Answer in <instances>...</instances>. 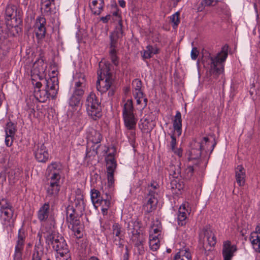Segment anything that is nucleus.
<instances>
[{
    "mask_svg": "<svg viewBox=\"0 0 260 260\" xmlns=\"http://www.w3.org/2000/svg\"><path fill=\"white\" fill-rule=\"evenodd\" d=\"M159 50L156 47L149 45L146 46V50H144L143 52H141V54L143 58L146 59L151 58L153 55L157 54Z\"/></svg>",
    "mask_w": 260,
    "mask_h": 260,
    "instance_id": "obj_27",
    "label": "nucleus"
},
{
    "mask_svg": "<svg viewBox=\"0 0 260 260\" xmlns=\"http://www.w3.org/2000/svg\"><path fill=\"white\" fill-rule=\"evenodd\" d=\"M48 199H49V202L45 203L40 208L37 214L38 218L41 222H45L48 223V225H45L46 231L53 229L55 224V220L53 218L51 217H49V202H53L55 199L50 200V198Z\"/></svg>",
    "mask_w": 260,
    "mask_h": 260,
    "instance_id": "obj_9",
    "label": "nucleus"
},
{
    "mask_svg": "<svg viewBox=\"0 0 260 260\" xmlns=\"http://www.w3.org/2000/svg\"><path fill=\"white\" fill-rule=\"evenodd\" d=\"M108 208H109L102 207V212L104 215L107 214Z\"/></svg>",
    "mask_w": 260,
    "mask_h": 260,
    "instance_id": "obj_64",
    "label": "nucleus"
},
{
    "mask_svg": "<svg viewBox=\"0 0 260 260\" xmlns=\"http://www.w3.org/2000/svg\"><path fill=\"white\" fill-rule=\"evenodd\" d=\"M86 80L85 75L82 73L77 75L73 94L82 98L86 89Z\"/></svg>",
    "mask_w": 260,
    "mask_h": 260,
    "instance_id": "obj_12",
    "label": "nucleus"
},
{
    "mask_svg": "<svg viewBox=\"0 0 260 260\" xmlns=\"http://www.w3.org/2000/svg\"><path fill=\"white\" fill-rule=\"evenodd\" d=\"M62 167L59 162H52L46 170V198L53 200L57 198L62 184Z\"/></svg>",
    "mask_w": 260,
    "mask_h": 260,
    "instance_id": "obj_1",
    "label": "nucleus"
},
{
    "mask_svg": "<svg viewBox=\"0 0 260 260\" xmlns=\"http://www.w3.org/2000/svg\"><path fill=\"white\" fill-rule=\"evenodd\" d=\"M16 131V124L11 121L7 122L5 127L6 135H9V137H14Z\"/></svg>",
    "mask_w": 260,
    "mask_h": 260,
    "instance_id": "obj_35",
    "label": "nucleus"
},
{
    "mask_svg": "<svg viewBox=\"0 0 260 260\" xmlns=\"http://www.w3.org/2000/svg\"><path fill=\"white\" fill-rule=\"evenodd\" d=\"M73 204L78 212H82L85 207L83 197L80 196L76 198Z\"/></svg>",
    "mask_w": 260,
    "mask_h": 260,
    "instance_id": "obj_37",
    "label": "nucleus"
},
{
    "mask_svg": "<svg viewBox=\"0 0 260 260\" xmlns=\"http://www.w3.org/2000/svg\"><path fill=\"white\" fill-rule=\"evenodd\" d=\"M194 146L197 148H192L189 153L188 157L189 161H194L193 162L194 166H198L201 163L200 159L201 155V151L203 149V142H195L194 144Z\"/></svg>",
    "mask_w": 260,
    "mask_h": 260,
    "instance_id": "obj_16",
    "label": "nucleus"
},
{
    "mask_svg": "<svg viewBox=\"0 0 260 260\" xmlns=\"http://www.w3.org/2000/svg\"><path fill=\"white\" fill-rule=\"evenodd\" d=\"M77 210L73 206H68L66 209L67 221L70 220V218H74L78 216Z\"/></svg>",
    "mask_w": 260,
    "mask_h": 260,
    "instance_id": "obj_39",
    "label": "nucleus"
},
{
    "mask_svg": "<svg viewBox=\"0 0 260 260\" xmlns=\"http://www.w3.org/2000/svg\"><path fill=\"white\" fill-rule=\"evenodd\" d=\"M134 110L132 100H127L123 107L122 116L125 127L127 130L130 131L129 138H135V136L137 119L134 113Z\"/></svg>",
    "mask_w": 260,
    "mask_h": 260,
    "instance_id": "obj_5",
    "label": "nucleus"
},
{
    "mask_svg": "<svg viewBox=\"0 0 260 260\" xmlns=\"http://www.w3.org/2000/svg\"><path fill=\"white\" fill-rule=\"evenodd\" d=\"M108 95L109 96H112L114 95L115 91V86L114 84L108 89Z\"/></svg>",
    "mask_w": 260,
    "mask_h": 260,
    "instance_id": "obj_58",
    "label": "nucleus"
},
{
    "mask_svg": "<svg viewBox=\"0 0 260 260\" xmlns=\"http://www.w3.org/2000/svg\"><path fill=\"white\" fill-rule=\"evenodd\" d=\"M100 70L97 74L98 79L96 82V88L102 93L106 92L113 85L114 80L112 74L110 72L109 64L100 62L99 64Z\"/></svg>",
    "mask_w": 260,
    "mask_h": 260,
    "instance_id": "obj_4",
    "label": "nucleus"
},
{
    "mask_svg": "<svg viewBox=\"0 0 260 260\" xmlns=\"http://www.w3.org/2000/svg\"><path fill=\"white\" fill-rule=\"evenodd\" d=\"M111 16L110 15H107L105 17H102L101 18V20L104 22V23H107L110 19Z\"/></svg>",
    "mask_w": 260,
    "mask_h": 260,
    "instance_id": "obj_61",
    "label": "nucleus"
},
{
    "mask_svg": "<svg viewBox=\"0 0 260 260\" xmlns=\"http://www.w3.org/2000/svg\"><path fill=\"white\" fill-rule=\"evenodd\" d=\"M137 100V104L138 105L142 104L143 107H145L147 106V99L144 96V93H143V95L142 98L140 96L139 98H135Z\"/></svg>",
    "mask_w": 260,
    "mask_h": 260,
    "instance_id": "obj_48",
    "label": "nucleus"
},
{
    "mask_svg": "<svg viewBox=\"0 0 260 260\" xmlns=\"http://www.w3.org/2000/svg\"><path fill=\"white\" fill-rule=\"evenodd\" d=\"M110 198V197L106 193V198L103 197V199L100 200V203L98 204L101 206L102 207L109 208L111 204Z\"/></svg>",
    "mask_w": 260,
    "mask_h": 260,
    "instance_id": "obj_42",
    "label": "nucleus"
},
{
    "mask_svg": "<svg viewBox=\"0 0 260 260\" xmlns=\"http://www.w3.org/2000/svg\"><path fill=\"white\" fill-rule=\"evenodd\" d=\"M46 23V19L44 17L40 16L36 19L34 27L36 36L38 39H42L45 36Z\"/></svg>",
    "mask_w": 260,
    "mask_h": 260,
    "instance_id": "obj_17",
    "label": "nucleus"
},
{
    "mask_svg": "<svg viewBox=\"0 0 260 260\" xmlns=\"http://www.w3.org/2000/svg\"><path fill=\"white\" fill-rule=\"evenodd\" d=\"M25 239L24 234L21 233L20 230H19L17 240L15 246L14 253L13 255V260H22Z\"/></svg>",
    "mask_w": 260,
    "mask_h": 260,
    "instance_id": "obj_14",
    "label": "nucleus"
},
{
    "mask_svg": "<svg viewBox=\"0 0 260 260\" xmlns=\"http://www.w3.org/2000/svg\"><path fill=\"white\" fill-rule=\"evenodd\" d=\"M171 174L175 178H178L179 176L181 177V168L179 165L172 166L170 169Z\"/></svg>",
    "mask_w": 260,
    "mask_h": 260,
    "instance_id": "obj_41",
    "label": "nucleus"
},
{
    "mask_svg": "<svg viewBox=\"0 0 260 260\" xmlns=\"http://www.w3.org/2000/svg\"><path fill=\"white\" fill-rule=\"evenodd\" d=\"M154 192L150 191L151 197L147 196L146 199L147 200L146 203L143 206V209L145 213L148 214L156 208V205L157 204V199L156 197H154Z\"/></svg>",
    "mask_w": 260,
    "mask_h": 260,
    "instance_id": "obj_21",
    "label": "nucleus"
},
{
    "mask_svg": "<svg viewBox=\"0 0 260 260\" xmlns=\"http://www.w3.org/2000/svg\"><path fill=\"white\" fill-rule=\"evenodd\" d=\"M42 83L40 82H37L35 84V87L36 88H38V91H35V95L38 98V93L39 92H40V88L42 87Z\"/></svg>",
    "mask_w": 260,
    "mask_h": 260,
    "instance_id": "obj_56",
    "label": "nucleus"
},
{
    "mask_svg": "<svg viewBox=\"0 0 260 260\" xmlns=\"http://www.w3.org/2000/svg\"><path fill=\"white\" fill-rule=\"evenodd\" d=\"M161 226L160 223L157 225L153 224L151 226V230L150 232V234L153 233V234H158L161 232Z\"/></svg>",
    "mask_w": 260,
    "mask_h": 260,
    "instance_id": "obj_50",
    "label": "nucleus"
},
{
    "mask_svg": "<svg viewBox=\"0 0 260 260\" xmlns=\"http://www.w3.org/2000/svg\"><path fill=\"white\" fill-rule=\"evenodd\" d=\"M119 4L122 8H124L125 7V2L124 0L119 1Z\"/></svg>",
    "mask_w": 260,
    "mask_h": 260,
    "instance_id": "obj_63",
    "label": "nucleus"
},
{
    "mask_svg": "<svg viewBox=\"0 0 260 260\" xmlns=\"http://www.w3.org/2000/svg\"><path fill=\"white\" fill-rule=\"evenodd\" d=\"M126 252L123 255V259L124 260H128L129 254L128 251V249L127 247L125 248Z\"/></svg>",
    "mask_w": 260,
    "mask_h": 260,
    "instance_id": "obj_62",
    "label": "nucleus"
},
{
    "mask_svg": "<svg viewBox=\"0 0 260 260\" xmlns=\"http://www.w3.org/2000/svg\"><path fill=\"white\" fill-rule=\"evenodd\" d=\"M107 164V172H114L116 167V162L114 156L110 153L105 158Z\"/></svg>",
    "mask_w": 260,
    "mask_h": 260,
    "instance_id": "obj_31",
    "label": "nucleus"
},
{
    "mask_svg": "<svg viewBox=\"0 0 260 260\" xmlns=\"http://www.w3.org/2000/svg\"><path fill=\"white\" fill-rule=\"evenodd\" d=\"M82 97L72 94L69 100V108L68 112L69 117L73 119L79 118L81 113L80 112L81 108V100Z\"/></svg>",
    "mask_w": 260,
    "mask_h": 260,
    "instance_id": "obj_10",
    "label": "nucleus"
},
{
    "mask_svg": "<svg viewBox=\"0 0 260 260\" xmlns=\"http://www.w3.org/2000/svg\"><path fill=\"white\" fill-rule=\"evenodd\" d=\"M117 50H109V55L113 63L117 66L119 63L118 58L117 56Z\"/></svg>",
    "mask_w": 260,
    "mask_h": 260,
    "instance_id": "obj_44",
    "label": "nucleus"
},
{
    "mask_svg": "<svg viewBox=\"0 0 260 260\" xmlns=\"http://www.w3.org/2000/svg\"><path fill=\"white\" fill-rule=\"evenodd\" d=\"M250 241L253 249L260 252V223L255 228V231L251 233Z\"/></svg>",
    "mask_w": 260,
    "mask_h": 260,
    "instance_id": "obj_22",
    "label": "nucleus"
},
{
    "mask_svg": "<svg viewBox=\"0 0 260 260\" xmlns=\"http://www.w3.org/2000/svg\"><path fill=\"white\" fill-rule=\"evenodd\" d=\"M11 204L6 199L0 200V222L4 231L12 232L14 226L16 217Z\"/></svg>",
    "mask_w": 260,
    "mask_h": 260,
    "instance_id": "obj_3",
    "label": "nucleus"
},
{
    "mask_svg": "<svg viewBox=\"0 0 260 260\" xmlns=\"http://www.w3.org/2000/svg\"><path fill=\"white\" fill-rule=\"evenodd\" d=\"M159 236H160V234H153V233H151L149 235V239H153V240H159Z\"/></svg>",
    "mask_w": 260,
    "mask_h": 260,
    "instance_id": "obj_60",
    "label": "nucleus"
},
{
    "mask_svg": "<svg viewBox=\"0 0 260 260\" xmlns=\"http://www.w3.org/2000/svg\"><path fill=\"white\" fill-rule=\"evenodd\" d=\"M122 24L120 23L109 36L110 40L109 50H116L118 45V40L122 37Z\"/></svg>",
    "mask_w": 260,
    "mask_h": 260,
    "instance_id": "obj_18",
    "label": "nucleus"
},
{
    "mask_svg": "<svg viewBox=\"0 0 260 260\" xmlns=\"http://www.w3.org/2000/svg\"><path fill=\"white\" fill-rule=\"evenodd\" d=\"M142 81L139 79H135L133 81L132 86L135 98H142L143 93L142 90Z\"/></svg>",
    "mask_w": 260,
    "mask_h": 260,
    "instance_id": "obj_28",
    "label": "nucleus"
},
{
    "mask_svg": "<svg viewBox=\"0 0 260 260\" xmlns=\"http://www.w3.org/2000/svg\"><path fill=\"white\" fill-rule=\"evenodd\" d=\"M46 232L47 235L45 237L46 243L48 245H51L53 249L60 256H63L65 254H68L69 249L64 238L61 236H56L53 234V229L47 230Z\"/></svg>",
    "mask_w": 260,
    "mask_h": 260,
    "instance_id": "obj_7",
    "label": "nucleus"
},
{
    "mask_svg": "<svg viewBox=\"0 0 260 260\" xmlns=\"http://www.w3.org/2000/svg\"><path fill=\"white\" fill-rule=\"evenodd\" d=\"M236 250V246L234 245H232L230 241L224 242L222 251L223 260H232L234 253Z\"/></svg>",
    "mask_w": 260,
    "mask_h": 260,
    "instance_id": "obj_20",
    "label": "nucleus"
},
{
    "mask_svg": "<svg viewBox=\"0 0 260 260\" xmlns=\"http://www.w3.org/2000/svg\"><path fill=\"white\" fill-rule=\"evenodd\" d=\"M102 136L99 132L96 130L90 128L87 133V138L89 141L93 144L100 143L102 140Z\"/></svg>",
    "mask_w": 260,
    "mask_h": 260,
    "instance_id": "obj_26",
    "label": "nucleus"
},
{
    "mask_svg": "<svg viewBox=\"0 0 260 260\" xmlns=\"http://www.w3.org/2000/svg\"><path fill=\"white\" fill-rule=\"evenodd\" d=\"M41 11L44 16H52L58 12L54 0H41Z\"/></svg>",
    "mask_w": 260,
    "mask_h": 260,
    "instance_id": "obj_15",
    "label": "nucleus"
},
{
    "mask_svg": "<svg viewBox=\"0 0 260 260\" xmlns=\"http://www.w3.org/2000/svg\"><path fill=\"white\" fill-rule=\"evenodd\" d=\"M14 137H9V135H6L5 143L7 146H11L12 144Z\"/></svg>",
    "mask_w": 260,
    "mask_h": 260,
    "instance_id": "obj_54",
    "label": "nucleus"
},
{
    "mask_svg": "<svg viewBox=\"0 0 260 260\" xmlns=\"http://www.w3.org/2000/svg\"><path fill=\"white\" fill-rule=\"evenodd\" d=\"M236 180L239 186H243L245 183L246 171L241 165H239L235 169Z\"/></svg>",
    "mask_w": 260,
    "mask_h": 260,
    "instance_id": "obj_24",
    "label": "nucleus"
},
{
    "mask_svg": "<svg viewBox=\"0 0 260 260\" xmlns=\"http://www.w3.org/2000/svg\"><path fill=\"white\" fill-rule=\"evenodd\" d=\"M214 0H203L201 4L204 7L210 6L213 3Z\"/></svg>",
    "mask_w": 260,
    "mask_h": 260,
    "instance_id": "obj_55",
    "label": "nucleus"
},
{
    "mask_svg": "<svg viewBox=\"0 0 260 260\" xmlns=\"http://www.w3.org/2000/svg\"><path fill=\"white\" fill-rule=\"evenodd\" d=\"M159 185L156 183H153L151 184V185L148 187V193L147 194V196L151 197L150 191L154 192V197H156V195L157 194V190L158 189Z\"/></svg>",
    "mask_w": 260,
    "mask_h": 260,
    "instance_id": "obj_43",
    "label": "nucleus"
},
{
    "mask_svg": "<svg viewBox=\"0 0 260 260\" xmlns=\"http://www.w3.org/2000/svg\"><path fill=\"white\" fill-rule=\"evenodd\" d=\"M175 133H173L171 135V141L170 142V145L172 150H175V148L176 147V139L175 136Z\"/></svg>",
    "mask_w": 260,
    "mask_h": 260,
    "instance_id": "obj_51",
    "label": "nucleus"
},
{
    "mask_svg": "<svg viewBox=\"0 0 260 260\" xmlns=\"http://www.w3.org/2000/svg\"><path fill=\"white\" fill-rule=\"evenodd\" d=\"M17 7L16 6L9 5L7 6L5 11L6 19L10 20L15 18L16 19Z\"/></svg>",
    "mask_w": 260,
    "mask_h": 260,
    "instance_id": "obj_29",
    "label": "nucleus"
},
{
    "mask_svg": "<svg viewBox=\"0 0 260 260\" xmlns=\"http://www.w3.org/2000/svg\"><path fill=\"white\" fill-rule=\"evenodd\" d=\"M194 171V167L192 166H187L184 170L181 177L185 180H190L193 175Z\"/></svg>",
    "mask_w": 260,
    "mask_h": 260,
    "instance_id": "obj_36",
    "label": "nucleus"
},
{
    "mask_svg": "<svg viewBox=\"0 0 260 260\" xmlns=\"http://www.w3.org/2000/svg\"><path fill=\"white\" fill-rule=\"evenodd\" d=\"M184 187V184L182 182H178L176 180H174L171 182V188L173 193L179 194Z\"/></svg>",
    "mask_w": 260,
    "mask_h": 260,
    "instance_id": "obj_32",
    "label": "nucleus"
},
{
    "mask_svg": "<svg viewBox=\"0 0 260 260\" xmlns=\"http://www.w3.org/2000/svg\"><path fill=\"white\" fill-rule=\"evenodd\" d=\"M149 246L153 251H156L159 247V240L149 239Z\"/></svg>",
    "mask_w": 260,
    "mask_h": 260,
    "instance_id": "obj_45",
    "label": "nucleus"
},
{
    "mask_svg": "<svg viewBox=\"0 0 260 260\" xmlns=\"http://www.w3.org/2000/svg\"><path fill=\"white\" fill-rule=\"evenodd\" d=\"M173 152H174V153L176 154H177V155H178L179 156L181 157L182 156V150H181V149L180 148H176V147L175 148V150H172Z\"/></svg>",
    "mask_w": 260,
    "mask_h": 260,
    "instance_id": "obj_59",
    "label": "nucleus"
},
{
    "mask_svg": "<svg viewBox=\"0 0 260 260\" xmlns=\"http://www.w3.org/2000/svg\"><path fill=\"white\" fill-rule=\"evenodd\" d=\"M190 211L188 203L182 204L180 206L177 216L179 225L182 226L185 224L186 219L190 213Z\"/></svg>",
    "mask_w": 260,
    "mask_h": 260,
    "instance_id": "obj_19",
    "label": "nucleus"
},
{
    "mask_svg": "<svg viewBox=\"0 0 260 260\" xmlns=\"http://www.w3.org/2000/svg\"><path fill=\"white\" fill-rule=\"evenodd\" d=\"M45 91L47 97L50 96L55 99L59 89L58 79L57 76H52L48 79H45Z\"/></svg>",
    "mask_w": 260,
    "mask_h": 260,
    "instance_id": "obj_11",
    "label": "nucleus"
},
{
    "mask_svg": "<svg viewBox=\"0 0 260 260\" xmlns=\"http://www.w3.org/2000/svg\"><path fill=\"white\" fill-rule=\"evenodd\" d=\"M32 260H41V256L38 251H37L33 254Z\"/></svg>",
    "mask_w": 260,
    "mask_h": 260,
    "instance_id": "obj_57",
    "label": "nucleus"
},
{
    "mask_svg": "<svg viewBox=\"0 0 260 260\" xmlns=\"http://www.w3.org/2000/svg\"><path fill=\"white\" fill-rule=\"evenodd\" d=\"M173 126L174 133H176L177 135L179 137L182 133V119L181 114L179 111H177L174 118L173 120Z\"/></svg>",
    "mask_w": 260,
    "mask_h": 260,
    "instance_id": "obj_25",
    "label": "nucleus"
},
{
    "mask_svg": "<svg viewBox=\"0 0 260 260\" xmlns=\"http://www.w3.org/2000/svg\"><path fill=\"white\" fill-rule=\"evenodd\" d=\"M82 230V226L74 228V229H71V230L74 233V235L77 239H80L83 236Z\"/></svg>",
    "mask_w": 260,
    "mask_h": 260,
    "instance_id": "obj_49",
    "label": "nucleus"
},
{
    "mask_svg": "<svg viewBox=\"0 0 260 260\" xmlns=\"http://www.w3.org/2000/svg\"><path fill=\"white\" fill-rule=\"evenodd\" d=\"M43 63L44 62L43 60H38L35 61L31 71L32 73L34 75L38 76L40 79H41V77L45 71L44 68L42 67Z\"/></svg>",
    "mask_w": 260,
    "mask_h": 260,
    "instance_id": "obj_30",
    "label": "nucleus"
},
{
    "mask_svg": "<svg viewBox=\"0 0 260 260\" xmlns=\"http://www.w3.org/2000/svg\"><path fill=\"white\" fill-rule=\"evenodd\" d=\"M108 183L109 185L113 184L114 181V172H107Z\"/></svg>",
    "mask_w": 260,
    "mask_h": 260,
    "instance_id": "obj_52",
    "label": "nucleus"
},
{
    "mask_svg": "<svg viewBox=\"0 0 260 260\" xmlns=\"http://www.w3.org/2000/svg\"><path fill=\"white\" fill-rule=\"evenodd\" d=\"M179 15V12H177L171 16V22L173 23V27H177L180 22Z\"/></svg>",
    "mask_w": 260,
    "mask_h": 260,
    "instance_id": "obj_46",
    "label": "nucleus"
},
{
    "mask_svg": "<svg viewBox=\"0 0 260 260\" xmlns=\"http://www.w3.org/2000/svg\"><path fill=\"white\" fill-rule=\"evenodd\" d=\"M204 235L208 244L211 247L214 246L216 244V237L213 232L210 230L206 229L204 230Z\"/></svg>",
    "mask_w": 260,
    "mask_h": 260,
    "instance_id": "obj_34",
    "label": "nucleus"
},
{
    "mask_svg": "<svg viewBox=\"0 0 260 260\" xmlns=\"http://www.w3.org/2000/svg\"><path fill=\"white\" fill-rule=\"evenodd\" d=\"M199 55V51L196 47H193L191 51V58L193 60H195L197 59V57Z\"/></svg>",
    "mask_w": 260,
    "mask_h": 260,
    "instance_id": "obj_53",
    "label": "nucleus"
},
{
    "mask_svg": "<svg viewBox=\"0 0 260 260\" xmlns=\"http://www.w3.org/2000/svg\"><path fill=\"white\" fill-rule=\"evenodd\" d=\"M192 256L188 247L184 246L179 249L174 255L173 260H191Z\"/></svg>",
    "mask_w": 260,
    "mask_h": 260,
    "instance_id": "obj_23",
    "label": "nucleus"
},
{
    "mask_svg": "<svg viewBox=\"0 0 260 260\" xmlns=\"http://www.w3.org/2000/svg\"><path fill=\"white\" fill-rule=\"evenodd\" d=\"M34 153L35 158L40 162H47L49 157L48 149L44 144H38L35 146Z\"/></svg>",
    "mask_w": 260,
    "mask_h": 260,
    "instance_id": "obj_13",
    "label": "nucleus"
},
{
    "mask_svg": "<svg viewBox=\"0 0 260 260\" xmlns=\"http://www.w3.org/2000/svg\"><path fill=\"white\" fill-rule=\"evenodd\" d=\"M229 46L225 45L216 56H212L211 54L207 53L203 57L204 66H208L210 72L212 74L218 75L223 72V62L225 60L228 55Z\"/></svg>",
    "mask_w": 260,
    "mask_h": 260,
    "instance_id": "obj_2",
    "label": "nucleus"
},
{
    "mask_svg": "<svg viewBox=\"0 0 260 260\" xmlns=\"http://www.w3.org/2000/svg\"><path fill=\"white\" fill-rule=\"evenodd\" d=\"M121 229L120 225L117 223H115L112 225L113 234L116 237H119L120 236L121 232Z\"/></svg>",
    "mask_w": 260,
    "mask_h": 260,
    "instance_id": "obj_47",
    "label": "nucleus"
},
{
    "mask_svg": "<svg viewBox=\"0 0 260 260\" xmlns=\"http://www.w3.org/2000/svg\"><path fill=\"white\" fill-rule=\"evenodd\" d=\"M90 193L91 199L94 206H95V204L100 203V200L104 197H101L100 191L95 189H91Z\"/></svg>",
    "mask_w": 260,
    "mask_h": 260,
    "instance_id": "obj_38",
    "label": "nucleus"
},
{
    "mask_svg": "<svg viewBox=\"0 0 260 260\" xmlns=\"http://www.w3.org/2000/svg\"><path fill=\"white\" fill-rule=\"evenodd\" d=\"M20 174V171L19 169L15 168L11 169L8 172V177L10 183H14L18 180Z\"/></svg>",
    "mask_w": 260,
    "mask_h": 260,
    "instance_id": "obj_33",
    "label": "nucleus"
},
{
    "mask_svg": "<svg viewBox=\"0 0 260 260\" xmlns=\"http://www.w3.org/2000/svg\"><path fill=\"white\" fill-rule=\"evenodd\" d=\"M142 223L138 220H132L128 223V231L131 241L138 248L139 253L144 251L143 243L144 241L143 233H141L140 229Z\"/></svg>",
    "mask_w": 260,
    "mask_h": 260,
    "instance_id": "obj_6",
    "label": "nucleus"
},
{
    "mask_svg": "<svg viewBox=\"0 0 260 260\" xmlns=\"http://www.w3.org/2000/svg\"><path fill=\"white\" fill-rule=\"evenodd\" d=\"M67 222L69 223L68 227L71 230L82 226L78 216L74 218H70V220Z\"/></svg>",
    "mask_w": 260,
    "mask_h": 260,
    "instance_id": "obj_40",
    "label": "nucleus"
},
{
    "mask_svg": "<svg viewBox=\"0 0 260 260\" xmlns=\"http://www.w3.org/2000/svg\"><path fill=\"white\" fill-rule=\"evenodd\" d=\"M84 104L91 119L96 120L102 117L101 102L94 92H91L87 96Z\"/></svg>",
    "mask_w": 260,
    "mask_h": 260,
    "instance_id": "obj_8",
    "label": "nucleus"
}]
</instances>
